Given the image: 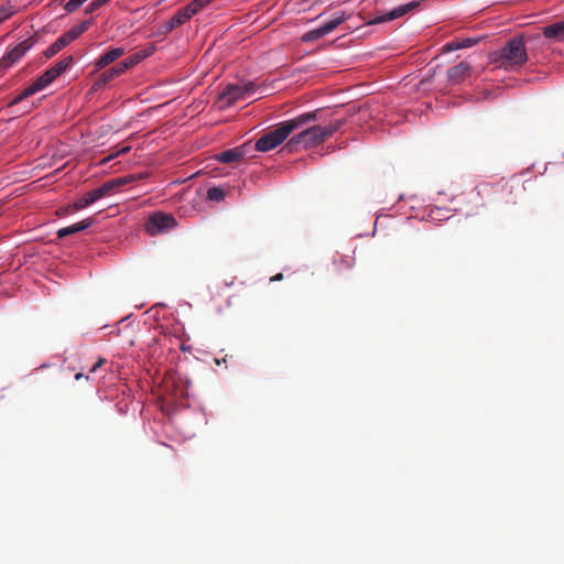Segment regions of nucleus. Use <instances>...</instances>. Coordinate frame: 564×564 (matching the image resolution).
<instances>
[{
    "mask_svg": "<svg viewBox=\"0 0 564 564\" xmlns=\"http://www.w3.org/2000/svg\"><path fill=\"white\" fill-rule=\"evenodd\" d=\"M319 110L302 113L293 119L285 120L275 126V128L264 133L257 140L254 148L259 152H268L282 144L291 133L304 126L317 120Z\"/></svg>",
    "mask_w": 564,
    "mask_h": 564,
    "instance_id": "1",
    "label": "nucleus"
},
{
    "mask_svg": "<svg viewBox=\"0 0 564 564\" xmlns=\"http://www.w3.org/2000/svg\"><path fill=\"white\" fill-rule=\"evenodd\" d=\"M492 61L501 68L512 69L528 61V53L522 37H512L496 53Z\"/></svg>",
    "mask_w": 564,
    "mask_h": 564,
    "instance_id": "2",
    "label": "nucleus"
},
{
    "mask_svg": "<svg viewBox=\"0 0 564 564\" xmlns=\"http://www.w3.org/2000/svg\"><path fill=\"white\" fill-rule=\"evenodd\" d=\"M256 91L253 82H240L237 84H228L219 94L217 105L219 109H226L234 106L238 100Z\"/></svg>",
    "mask_w": 564,
    "mask_h": 564,
    "instance_id": "3",
    "label": "nucleus"
},
{
    "mask_svg": "<svg viewBox=\"0 0 564 564\" xmlns=\"http://www.w3.org/2000/svg\"><path fill=\"white\" fill-rule=\"evenodd\" d=\"M318 131L319 124L303 129L285 143L283 150L288 153H292L297 151L300 148L310 149L317 147L318 144L323 143Z\"/></svg>",
    "mask_w": 564,
    "mask_h": 564,
    "instance_id": "4",
    "label": "nucleus"
},
{
    "mask_svg": "<svg viewBox=\"0 0 564 564\" xmlns=\"http://www.w3.org/2000/svg\"><path fill=\"white\" fill-rule=\"evenodd\" d=\"M90 26L89 21H83L82 23L73 26L70 30L62 34L55 42H53L44 52L46 58H51L62 51L65 46L78 39L84 32Z\"/></svg>",
    "mask_w": 564,
    "mask_h": 564,
    "instance_id": "5",
    "label": "nucleus"
},
{
    "mask_svg": "<svg viewBox=\"0 0 564 564\" xmlns=\"http://www.w3.org/2000/svg\"><path fill=\"white\" fill-rule=\"evenodd\" d=\"M58 76L59 75L57 74V72L53 67H51L50 69L44 72L31 86H29L22 93L17 95L12 99L10 105H18L22 100L33 96L37 91L43 90L45 87L51 85Z\"/></svg>",
    "mask_w": 564,
    "mask_h": 564,
    "instance_id": "6",
    "label": "nucleus"
},
{
    "mask_svg": "<svg viewBox=\"0 0 564 564\" xmlns=\"http://www.w3.org/2000/svg\"><path fill=\"white\" fill-rule=\"evenodd\" d=\"M175 225L176 220L171 214L154 213L148 218L144 227L150 236H156L174 228Z\"/></svg>",
    "mask_w": 564,
    "mask_h": 564,
    "instance_id": "7",
    "label": "nucleus"
},
{
    "mask_svg": "<svg viewBox=\"0 0 564 564\" xmlns=\"http://www.w3.org/2000/svg\"><path fill=\"white\" fill-rule=\"evenodd\" d=\"M346 20V15L344 12H336L330 20L325 22L322 26L316 28L314 30H311L303 34L302 41L303 42H313L316 41L324 35L333 32L340 23H343Z\"/></svg>",
    "mask_w": 564,
    "mask_h": 564,
    "instance_id": "8",
    "label": "nucleus"
},
{
    "mask_svg": "<svg viewBox=\"0 0 564 564\" xmlns=\"http://www.w3.org/2000/svg\"><path fill=\"white\" fill-rule=\"evenodd\" d=\"M142 177H143V175L139 174V175H128V176L110 180V181L104 183L100 187L93 189L91 191L93 196H95L99 200L106 196H109L117 188H119L123 185L130 184L137 180L142 178Z\"/></svg>",
    "mask_w": 564,
    "mask_h": 564,
    "instance_id": "9",
    "label": "nucleus"
},
{
    "mask_svg": "<svg viewBox=\"0 0 564 564\" xmlns=\"http://www.w3.org/2000/svg\"><path fill=\"white\" fill-rule=\"evenodd\" d=\"M35 41L33 37H29L21 43L17 44L12 50H10L1 59H0V66L3 68H8L14 63H17L19 59H21L26 52H29Z\"/></svg>",
    "mask_w": 564,
    "mask_h": 564,
    "instance_id": "10",
    "label": "nucleus"
},
{
    "mask_svg": "<svg viewBox=\"0 0 564 564\" xmlns=\"http://www.w3.org/2000/svg\"><path fill=\"white\" fill-rule=\"evenodd\" d=\"M471 73V66L467 62H460L455 66H452L447 70V78L451 84H459L465 78L469 77Z\"/></svg>",
    "mask_w": 564,
    "mask_h": 564,
    "instance_id": "11",
    "label": "nucleus"
},
{
    "mask_svg": "<svg viewBox=\"0 0 564 564\" xmlns=\"http://www.w3.org/2000/svg\"><path fill=\"white\" fill-rule=\"evenodd\" d=\"M246 147L247 144H243L241 147L223 151L219 154H217L216 159L217 161L227 164L239 162L245 158L247 153Z\"/></svg>",
    "mask_w": 564,
    "mask_h": 564,
    "instance_id": "12",
    "label": "nucleus"
},
{
    "mask_svg": "<svg viewBox=\"0 0 564 564\" xmlns=\"http://www.w3.org/2000/svg\"><path fill=\"white\" fill-rule=\"evenodd\" d=\"M417 6H419V2H415V1L400 6L393 10H391L390 12L376 18L375 21H372V23H381V22L392 21L394 19H398V18L406 14L408 12H410L412 9L416 8Z\"/></svg>",
    "mask_w": 564,
    "mask_h": 564,
    "instance_id": "13",
    "label": "nucleus"
},
{
    "mask_svg": "<svg viewBox=\"0 0 564 564\" xmlns=\"http://www.w3.org/2000/svg\"><path fill=\"white\" fill-rule=\"evenodd\" d=\"M124 54V48L122 47H113L105 52L96 61V68L101 69L113 63L118 58H120Z\"/></svg>",
    "mask_w": 564,
    "mask_h": 564,
    "instance_id": "14",
    "label": "nucleus"
},
{
    "mask_svg": "<svg viewBox=\"0 0 564 564\" xmlns=\"http://www.w3.org/2000/svg\"><path fill=\"white\" fill-rule=\"evenodd\" d=\"M543 35L555 42H564V20L544 26Z\"/></svg>",
    "mask_w": 564,
    "mask_h": 564,
    "instance_id": "15",
    "label": "nucleus"
},
{
    "mask_svg": "<svg viewBox=\"0 0 564 564\" xmlns=\"http://www.w3.org/2000/svg\"><path fill=\"white\" fill-rule=\"evenodd\" d=\"M93 224H94V218H86V219H84V220H82V221H79L77 224H74V225L61 228L57 231V237L58 238H65L67 236L77 234V232H79L82 230H85V229L89 228Z\"/></svg>",
    "mask_w": 564,
    "mask_h": 564,
    "instance_id": "16",
    "label": "nucleus"
},
{
    "mask_svg": "<svg viewBox=\"0 0 564 564\" xmlns=\"http://www.w3.org/2000/svg\"><path fill=\"white\" fill-rule=\"evenodd\" d=\"M123 73H126L123 70V68L121 67L120 64H117L116 66L105 70L104 73H101L97 79V85L98 86H102V85H106L107 83H109L110 80H112L113 78L116 77H119L120 75H122Z\"/></svg>",
    "mask_w": 564,
    "mask_h": 564,
    "instance_id": "17",
    "label": "nucleus"
},
{
    "mask_svg": "<svg viewBox=\"0 0 564 564\" xmlns=\"http://www.w3.org/2000/svg\"><path fill=\"white\" fill-rule=\"evenodd\" d=\"M344 124V120H335L334 122L327 124V126H319V137L322 139V142L329 139L334 133H336Z\"/></svg>",
    "mask_w": 564,
    "mask_h": 564,
    "instance_id": "18",
    "label": "nucleus"
},
{
    "mask_svg": "<svg viewBox=\"0 0 564 564\" xmlns=\"http://www.w3.org/2000/svg\"><path fill=\"white\" fill-rule=\"evenodd\" d=\"M477 42H478L477 39H471V37H467L464 40H453V41L448 42L444 46V48L448 52H452V51H456V50H460V48L470 47V46L475 45Z\"/></svg>",
    "mask_w": 564,
    "mask_h": 564,
    "instance_id": "19",
    "label": "nucleus"
},
{
    "mask_svg": "<svg viewBox=\"0 0 564 564\" xmlns=\"http://www.w3.org/2000/svg\"><path fill=\"white\" fill-rule=\"evenodd\" d=\"M97 200L98 199L95 196H93V192L90 191L84 197L79 198L72 206H69V209L80 210V209L86 208L87 206L94 204Z\"/></svg>",
    "mask_w": 564,
    "mask_h": 564,
    "instance_id": "20",
    "label": "nucleus"
},
{
    "mask_svg": "<svg viewBox=\"0 0 564 564\" xmlns=\"http://www.w3.org/2000/svg\"><path fill=\"white\" fill-rule=\"evenodd\" d=\"M74 63V57L72 55L65 56L62 61L56 63L53 68L57 72V74L61 76L63 73H65Z\"/></svg>",
    "mask_w": 564,
    "mask_h": 564,
    "instance_id": "21",
    "label": "nucleus"
},
{
    "mask_svg": "<svg viewBox=\"0 0 564 564\" xmlns=\"http://www.w3.org/2000/svg\"><path fill=\"white\" fill-rule=\"evenodd\" d=\"M225 191L218 186L210 187L207 191V198L213 202H220L225 198Z\"/></svg>",
    "mask_w": 564,
    "mask_h": 564,
    "instance_id": "22",
    "label": "nucleus"
},
{
    "mask_svg": "<svg viewBox=\"0 0 564 564\" xmlns=\"http://www.w3.org/2000/svg\"><path fill=\"white\" fill-rule=\"evenodd\" d=\"M178 14L181 17H183V21L186 22L187 20H189L193 15H195L197 13H196V11H194L193 7L189 3L185 8L181 9L178 11Z\"/></svg>",
    "mask_w": 564,
    "mask_h": 564,
    "instance_id": "23",
    "label": "nucleus"
},
{
    "mask_svg": "<svg viewBox=\"0 0 564 564\" xmlns=\"http://www.w3.org/2000/svg\"><path fill=\"white\" fill-rule=\"evenodd\" d=\"M334 265L336 271H340L341 269H349L351 267V262L346 257H340L339 260L334 261Z\"/></svg>",
    "mask_w": 564,
    "mask_h": 564,
    "instance_id": "24",
    "label": "nucleus"
},
{
    "mask_svg": "<svg viewBox=\"0 0 564 564\" xmlns=\"http://www.w3.org/2000/svg\"><path fill=\"white\" fill-rule=\"evenodd\" d=\"M124 72H127L129 68L135 66L139 64L137 59H134V54L126 58L124 61L119 63Z\"/></svg>",
    "mask_w": 564,
    "mask_h": 564,
    "instance_id": "25",
    "label": "nucleus"
},
{
    "mask_svg": "<svg viewBox=\"0 0 564 564\" xmlns=\"http://www.w3.org/2000/svg\"><path fill=\"white\" fill-rule=\"evenodd\" d=\"M185 22L183 21V17H181L178 14V12L176 14H174V17L169 21L167 23V29L171 31L173 30L175 26H180L182 24H184Z\"/></svg>",
    "mask_w": 564,
    "mask_h": 564,
    "instance_id": "26",
    "label": "nucleus"
},
{
    "mask_svg": "<svg viewBox=\"0 0 564 564\" xmlns=\"http://www.w3.org/2000/svg\"><path fill=\"white\" fill-rule=\"evenodd\" d=\"M154 51V47H149L147 50L139 51L134 53V59H137L139 63L142 62L144 58L149 57Z\"/></svg>",
    "mask_w": 564,
    "mask_h": 564,
    "instance_id": "27",
    "label": "nucleus"
},
{
    "mask_svg": "<svg viewBox=\"0 0 564 564\" xmlns=\"http://www.w3.org/2000/svg\"><path fill=\"white\" fill-rule=\"evenodd\" d=\"M212 1L213 0H193L191 2V6L193 7L194 11H196V13H198L206 6H208Z\"/></svg>",
    "mask_w": 564,
    "mask_h": 564,
    "instance_id": "28",
    "label": "nucleus"
},
{
    "mask_svg": "<svg viewBox=\"0 0 564 564\" xmlns=\"http://www.w3.org/2000/svg\"><path fill=\"white\" fill-rule=\"evenodd\" d=\"M11 14H12V12L9 11L8 9H4V8L0 9V22H2L4 20H7L8 18H10Z\"/></svg>",
    "mask_w": 564,
    "mask_h": 564,
    "instance_id": "29",
    "label": "nucleus"
},
{
    "mask_svg": "<svg viewBox=\"0 0 564 564\" xmlns=\"http://www.w3.org/2000/svg\"><path fill=\"white\" fill-rule=\"evenodd\" d=\"M104 358H99V360L91 367L90 372H95L99 367H101L105 364Z\"/></svg>",
    "mask_w": 564,
    "mask_h": 564,
    "instance_id": "30",
    "label": "nucleus"
},
{
    "mask_svg": "<svg viewBox=\"0 0 564 564\" xmlns=\"http://www.w3.org/2000/svg\"><path fill=\"white\" fill-rule=\"evenodd\" d=\"M130 150V147H124L120 151H118L116 154L110 155L106 161H110L112 158L118 156L119 154L127 153Z\"/></svg>",
    "mask_w": 564,
    "mask_h": 564,
    "instance_id": "31",
    "label": "nucleus"
},
{
    "mask_svg": "<svg viewBox=\"0 0 564 564\" xmlns=\"http://www.w3.org/2000/svg\"><path fill=\"white\" fill-rule=\"evenodd\" d=\"M283 279V274L282 273H278L275 275H273L270 281L271 282H275V281H281Z\"/></svg>",
    "mask_w": 564,
    "mask_h": 564,
    "instance_id": "32",
    "label": "nucleus"
},
{
    "mask_svg": "<svg viewBox=\"0 0 564 564\" xmlns=\"http://www.w3.org/2000/svg\"><path fill=\"white\" fill-rule=\"evenodd\" d=\"M180 349L182 351H189L191 350V347L189 346H186L184 343L180 346Z\"/></svg>",
    "mask_w": 564,
    "mask_h": 564,
    "instance_id": "33",
    "label": "nucleus"
},
{
    "mask_svg": "<svg viewBox=\"0 0 564 564\" xmlns=\"http://www.w3.org/2000/svg\"><path fill=\"white\" fill-rule=\"evenodd\" d=\"M83 378H85V376L82 372H78V373L75 375V379L76 380H80ZM86 379H88V376H86Z\"/></svg>",
    "mask_w": 564,
    "mask_h": 564,
    "instance_id": "34",
    "label": "nucleus"
}]
</instances>
